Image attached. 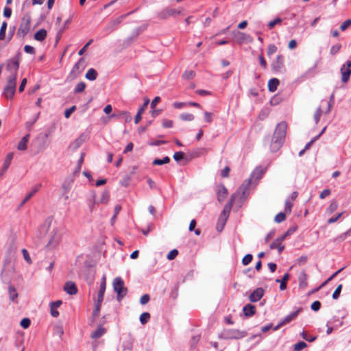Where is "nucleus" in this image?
<instances>
[{"label":"nucleus","instance_id":"nucleus-43","mask_svg":"<svg viewBox=\"0 0 351 351\" xmlns=\"http://www.w3.org/2000/svg\"><path fill=\"white\" fill-rule=\"evenodd\" d=\"M330 323L334 324L335 327H341L343 324L341 319L337 315L333 316Z\"/></svg>","mask_w":351,"mask_h":351},{"label":"nucleus","instance_id":"nucleus-27","mask_svg":"<svg viewBox=\"0 0 351 351\" xmlns=\"http://www.w3.org/2000/svg\"><path fill=\"white\" fill-rule=\"evenodd\" d=\"M280 81L277 78H271L268 82V90L269 92H275L277 90Z\"/></svg>","mask_w":351,"mask_h":351},{"label":"nucleus","instance_id":"nucleus-39","mask_svg":"<svg viewBox=\"0 0 351 351\" xmlns=\"http://www.w3.org/2000/svg\"><path fill=\"white\" fill-rule=\"evenodd\" d=\"M8 27V23L6 21H3L1 23L0 27V40H3L5 38V33Z\"/></svg>","mask_w":351,"mask_h":351},{"label":"nucleus","instance_id":"nucleus-19","mask_svg":"<svg viewBox=\"0 0 351 351\" xmlns=\"http://www.w3.org/2000/svg\"><path fill=\"white\" fill-rule=\"evenodd\" d=\"M63 289L67 294L71 295H75L77 293V287L75 282L72 281L66 282Z\"/></svg>","mask_w":351,"mask_h":351},{"label":"nucleus","instance_id":"nucleus-60","mask_svg":"<svg viewBox=\"0 0 351 351\" xmlns=\"http://www.w3.org/2000/svg\"><path fill=\"white\" fill-rule=\"evenodd\" d=\"M24 51L25 53L29 54L34 55L36 53L35 49L32 46L28 45H26L24 47Z\"/></svg>","mask_w":351,"mask_h":351},{"label":"nucleus","instance_id":"nucleus-20","mask_svg":"<svg viewBox=\"0 0 351 351\" xmlns=\"http://www.w3.org/2000/svg\"><path fill=\"white\" fill-rule=\"evenodd\" d=\"M307 279L308 275L304 271H302L298 276L300 289H304L308 286Z\"/></svg>","mask_w":351,"mask_h":351},{"label":"nucleus","instance_id":"nucleus-18","mask_svg":"<svg viewBox=\"0 0 351 351\" xmlns=\"http://www.w3.org/2000/svg\"><path fill=\"white\" fill-rule=\"evenodd\" d=\"M110 117L117 118L119 120L123 119L125 123H128L132 120V117L128 111H119L117 112H114L110 115Z\"/></svg>","mask_w":351,"mask_h":351},{"label":"nucleus","instance_id":"nucleus-4","mask_svg":"<svg viewBox=\"0 0 351 351\" xmlns=\"http://www.w3.org/2000/svg\"><path fill=\"white\" fill-rule=\"evenodd\" d=\"M31 21L32 18L30 14L25 13L21 19L20 26L16 33L18 38L23 39L28 34L30 29Z\"/></svg>","mask_w":351,"mask_h":351},{"label":"nucleus","instance_id":"nucleus-5","mask_svg":"<svg viewBox=\"0 0 351 351\" xmlns=\"http://www.w3.org/2000/svg\"><path fill=\"white\" fill-rule=\"evenodd\" d=\"M112 287L117 293V300L120 302L127 295L128 289L124 286V281L121 277H117L113 280Z\"/></svg>","mask_w":351,"mask_h":351},{"label":"nucleus","instance_id":"nucleus-61","mask_svg":"<svg viewBox=\"0 0 351 351\" xmlns=\"http://www.w3.org/2000/svg\"><path fill=\"white\" fill-rule=\"evenodd\" d=\"M150 297L149 294H144L140 299V303L142 305H145L149 302Z\"/></svg>","mask_w":351,"mask_h":351},{"label":"nucleus","instance_id":"nucleus-54","mask_svg":"<svg viewBox=\"0 0 351 351\" xmlns=\"http://www.w3.org/2000/svg\"><path fill=\"white\" fill-rule=\"evenodd\" d=\"M178 254V251L176 249H174L169 252L167 258L168 260L172 261L174 258H176V257L177 256Z\"/></svg>","mask_w":351,"mask_h":351},{"label":"nucleus","instance_id":"nucleus-35","mask_svg":"<svg viewBox=\"0 0 351 351\" xmlns=\"http://www.w3.org/2000/svg\"><path fill=\"white\" fill-rule=\"evenodd\" d=\"M97 75H98V73H97V71L93 68H90L86 72V73L85 75V77L90 81H93L97 79Z\"/></svg>","mask_w":351,"mask_h":351},{"label":"nucleus","instance_id":"nucleus-56","mask_svg":"<svg viewBox=\"0 0 351 351\" xmlns=\"http://www.w3.org/2000/svg\"><path fill=\"white\" fill-rule=\"evenodd\" d=\"M321 302L318 300H316V301H314L311 305V308L313 311H318L320 308H321Z\"/></svg>","mask_w":351,"mask_h":351},{"label":"nucleus","instance_id":"nucleus-50","mask_svg":"<svg viewBox=\"0 0 351 351\" xmlns=\"http://www.w3.org/2000/svg\"><path fill=\"white\" fill-rule=\"evenodd\" d=\"M253 259V256L251 254H246L242 259V264L243 265H249Z\"/></svg>","mask_w":351,"mask_h":351},{"label":"nucleus","instance_id":"nucleus-6","mask_svg":"<svg viewBox=\"0 0 351 351\" xmlns=\"http://www.w3.org/2000/svg\"><path fill=\"white\" fill-rule=\"evenodd\" d=\"M16 79L15 75H10L3 92L6 99H12L16 92Z\"/></svg>","mask_w":351,"mask_h":351},{"label":"nucleus","instance_id":"nucleus-23","mask_svg":"<svg viewBox=\"0 0 351 351\" xmlns=\"http://www.w3.org/2000/svg\"><path fill=\"white\" fill-rule=\"evenodd\" d=\"M14 154L12 152L8 153L6 156V158L4 160L3 167H2V172L0 173V176H3V173L8 170L9 168L11 161L13 158Z\"/></svg>","mask_w":351,"mask_h":351},{"label":"nucleus","instance_id":"nucleus-1","mask_svg":"<svg viewBox=\"0 0 351 351\" xmlns=\"http://www.w3.org/2000/svg\"><path fill=\"white\" fill-rule=\"evenodd\" d=\"M251 185V180H248V183L246 184H241L239 189L237 190L235 193H234L230 200L226 204L223 210H222L219 221H222V227L223 228V226L225 225V223L228 217V215L231 211V209L232 208L233 204L235 202V200L239 198L241 203L245 199V194L246 191L248 190L250 186Z\"/></svg>","mask_w":351,"mask_h":351},{"label":"nucleus","instance_id":"nucleus-58","mask_svg":"<svg viewBox=\"0 0 351 351\" xmlns=\"http://www.w3.org/2000/svg\"><path fill=\"white\" fill-rule=\"evenodd\" d=\"M341 45L340 44H337V45H333L331 49H330V53L331 55H335L336 53H337L339 50L341 49Z\"/></svg>","mask_w":351,"mask_h":351},{"label":"nucleus","instance_id":"nucleus-51","mask_svg":"<svg viewBox=\"0 0 351 351\" xmlns=\"http://www.w3.org/2000/svg\"><path fill=\"white\" fill-rule=\"evenodd\" d=\"M307 346L304 341H300L294 345V351H301Z\"/></svg>","mask_w":351,"mask_h":351},{"label":"nucleus","instance_id":"nucleus-63","mask_svg":"<svg viewBox=\"0 0 351 351\" xmlns=\"http://www.w3.org/2000/svg\"><path fill=\"white\" fill-rule=\"evenodd\" d=\"M298 229V226H291L290 227L287 231L284 234L285 235L286 237H289V235L293 234L294 232H296Z\"/></svg>","mask_w":351,"mask_h":351},{"label":"nucleus","instance_id":"nucleus-30","mask_svg":"<svg viewBox=\"0 0 351 351\" xmlns=\"http://www.w3.org/2000/svg\"><path fill=\"white\" fill-rule=\"evenodd\" d=\"M106 332V329L103 328L101 324H100L97 330L93 332L91 335V337L93 339H99L102 337Z\"/></svg>","mask_w":351,"mask_h":351},{"label":"nucleus","instance_id":"nucleus-25","mask_svg":"<svg viewBox=\"0 0 351 351\" xmlns=\"http://www.w3.org/2000/svg\"><path fill=\"white\" fill-rule=\"evenodd\" d=\"M103 300H104L98 299V298L95 300V302H94L95 307H94V309H93V313H92V315L93 317H96L99 316L100 311H101V307Z\"/></svg>","mask_w":351,"mask_h":351},{"label":"nucleus","instance_id":"nucleus-64","mask_svg":"<svg viewBox=\"0 0 351 351\" xmlns=\"http://www.w3.org/2000/svg\"><path fill=\"white\" fill-rule=\"evenodd\" d=\"M350 25H351V19H347L341 25L340 29L345 31Z\"/></svg>","mask_w":351,"mask_h":351},{"label":"nucleus","instance_id":"nucleus-16","mask_svg":"<svg viewBox=\"0 0 351 351\" xmlns=\"http://www.w3.org/2000/svg\"><path fill=\"white\" fill-rule=\"evenodd\" d=\"M264 293H265V291L263 288H261V287L256 288L250 295L249 300L251 302H256L263 297Z\"/></svg>","mask_w":351,"mask_h":351},{"label":"nucleus","instance_id":"nucleus-7","mask_svg":"<svg viewBox=\"0 0 351 351\" xmlns=\"http://www.w3.org/2000/svg\"><path fill=\"white\" fill-rule=\"evenodd\" d=\"M132 12H130L127 14H123L118 18L111 20L109 23L106 25L104 28L103 31L106 33V34H108L112 32L115 31L117 29V27L121 23L123 20L128 16Z\"/></svg>","mask_w":351,"mask_h":351},{"label":"nucleus","instance_id":"nucleus-2","mask_svg":"<svg viewBox=\"0 0 351 351\" xmlns=\"http://www.w3.org/2000/svg\"><path fill=\"white\" fill-rule=\"evenodd\" d=\"M287 124L285 121H282L276 125L271 145V152H277L282 145L285 142L287 134Z\"/></svg>","mask_w":351,"mask_h":351},{"label":"nucleus","instance_id":"nucleus-52","mask_svg":"<svg viewBox=\"0 0 351 351\" xmlns=\"http://www.w3.org/2000/svg\"><path fill=\"white\" fill-rule=\"evenodd\" d=\"M342 287L343 285L341 284L337 286V287L332 293V298L334 300H337L339 298Z\"/></svg>","mask_w":351,"mask_h":351},{"label":"nucleus","instance_id":"nucleus-53","mask_svg":"<svg viewBox=\"0 0 351 351\" xmlns=\"http://www.w3.org/2000/svg\"><path fill=\"white\" fill-rule=\"evenodd\" d=\"M277 51V47L274 44H270L267 47V56H271Z\"/></svg>","mask_w":351,"mask_h":351},{"label":"nucleus","instance_id":"nucleus-32","mask_svg":"<svg viewBox=\"0 0 351 351\" xmlns=\"http://www.w3.org/2000/svg\"><path fill=\"white\" fill-rule=\"evenodd\" d=\"M302 311V308H300L297 311H293L289 315H287L284 319L283 322L285 324L289 323L292 320L296 318V317L298 315L299 313Z\"/></svg>","mask_w":351,"mask_h":351},{"label":"nucleus","instance_id":"nucleus-55","mask_svg":"<svg viewBox=\"0 0 351 351\" xmlns=\"http://www.w3.org/2000/svg\"><path fill=\"white\" fill-rule=\"evenodd\" d=\"M282 22V19L279 17H277L275 19H274L273 21H271L269 23H268V27L269 29H272L274 27V26L277 24H279Z\"/></svg>","mask_w":351,"mask_h":351},{"label":"nucleus","instance_id":"nucleus-59","mask_svg":"<svg viewBox=\"0 0 351 351\" xmlns=\"http://www.w3.org/2000/svg\"><path fill=\"white\" fill-rule=\"evenodd\" d=\"M322 110L321 108L319 107L316 110L315 114H314V119H315L316 123H317L319 122L320 117L322 116Z\"/></svg>","mask_w":351,"mask_h":351},{"label":"nucleus","instance_id":"nucleus-49","mask_svg":"<svg viewBox=\"0 0 351 351\" xmlns=\"http://www.w3.org/2000/svg\"><path fill=\"white\" fill-rule=\"evenodd\" d=\"M286 219V215L283 212H280L278 213L274 219L275 222L279 223L285 221Z\"/></svg>","mask_w":351,"mask_h":351},{"label":"nucleus","instance_id":"nucleus-9","mask_svg":"<svg viewBox=\"0 0 351 351\" xmlns=\"http://www.w3.org/2000/svg\"><path fill=\"white\" fill-rule=\"evenodd\" d=\"M20 56L21 52H18L14 57L7 61L6 64L7 70L12 72L11 75H15L16 78H17V73L19 68Z\"/></svg>","mask_w":351,"mask_h":351},{"label":"nucleus","instance_id":"nucleus-40","mask_svg":"<svg viewBox=\"0 0 351 351\" xmlns=\"http://www.w3.org/2000/svg\"><path fill=\"white\" fill-rule=\"evenodd\" d=\"M86 87V85L85 82H80L76 85V86L74 88L73 92L75 94L82 93L85 90Z\"/></svg>","mask_w":351,"mask_h":351},{"label":"nucleus","instance_id":"nucleus-37","mask_svg":"<svg viewBox=\"0 0 351 351\" xmlns=\"http://www.w3.org/2000/svg\"><path fill=\"white\" fill-rule=\"evenodd\" d=\"M173 159L177 162H179L182 160H186V162H188V159L185 157V154L183 152H177L173 154Z\"/></svg>","mask_w":351,"mask_h":351},{"label":"nucleus","instance_id":"nucleus-26","mask_svg":"<svg viewBox=\"0 0 351 351\" xmlns=\"http://www.w3.org/2000/svg\"><path fill=\"white\" fill-rule=\"evenodd\" d=\"M30 137V134H27L25 136H24L21 141H19L17 149L20 151H24L27 149V143L29 141V138Z\"/></svg>","mask_w":351,"mask_h":351},{"label":"nucleus","instance_id":"nucleus-21","mask_svg":"<svg viewBox=\"0 0 351 351\" xmlns=\"http://www.w3.org/2000/svg\"><path fill=\"white\" fill-rule=\"evenodd\" d=\"M106 288V277L104 275L100 283L99 290L97 293V298L104 300V293Z\"/></svg>","mask_w":351,"mask_h":351},{"label":"nucleus","instance_id":"nucleus-45","mask_svg":"<svg viewBox=\"0 0 351 351\" xmlns=\"http://www.w3.org/2000/svg\"><path fill=\"white\" fill-rule=\"evenodd\" d=\"M131 180V176L130 175H126L120 180V184L123 186L127 187L129 186Z\"/></svg>","mask_w":351,"mask_h":351},{"label":"nucleus","instance_id":"nucleus-17","mask_svg":"<svg viewBox=\"0 0 351 351\" xmlns=\"http://www.w3.org/2000/svg\"><path fill=\"white\" fill-rule=\"evenodd\" d=\"M265 171L261 167H256L251 173L250 177L247 179L243 184H246L248 183V180H251V183L252 182L253 179L255 180H259L263 175L264 174Z\"/></svg>","mask_w":351,"mask_h":351},{"label":"nucleus","instance_id":"nucleus-31","mask_svg":"<svg viewBox=\"0 0 351 351\" xmlns=\"http://www.w3.org/2000/svg\"><path fill=\"white\" fill-rule=\"evenodd\" d=\"M8 295L10 300L12 302H15V300L18 298L16 289L12 284L8 286Z\"/></svg>","mask_w":351,"mask_h":351},{"label":"nucleus","instance_id":"nucleus-36","mask_svg":"<svg viewBox=\"0 0 351 351\" xmlns=\"http://www.w3.org/2000/svg\"><path fill=\"white\" fill-rule=\"evenodd\" d=\"M285 234L277 237L269 245L270 249L274 250L277 247V245H282V242L286 239Z\"/></svg>","mask_w":351,"mask_h":351},{"label":"nucleus","instance_id":"nucleus-62","mask_svg":"<svg viewBox=\"0 0 351 351\" xmlns=\"http://www.w3.org/2000/svg\"><path fill=\"white\" fill-rule=\"evenodd\" d=\"M76 110V106H73L71 108L66 109L64 112L65 118L68 119L70 117L71 114Z\"/></svg>","mask_w":351,"mask_h":351},{"label":"nucleus","instance_id":"nucleus-42","mask_svg":"<svg viewBox=\"0 0 351 351\" xmlns=\"http://www.w3.org/2000/svg\"><path fill=\"white\" fill-rule=\"evenodd\" d=\"M142 32V29L141 27H138L136 29H135L132 33V35L130 37H129L128 38V40L130 42H132L134 41L138 36V35Z\"/></svg>","mask_w":351,"mask_h":351},{"label":"nucleus","instance_id":"nucleus-10","mask_svg":"<svg viewBox=\"0 0 351 351\" xmlns=\"http://www.w3.org/2000/svg\"><path fill=\"white\" fill-rule=\"evenodd\" d=\"M284 62V56L281 54L278 55L276 60H274L271 64L273 71L275 73H284L286 71V67Z\"/></svg>","mask_w":351,"mask_h":351},{"label":"nucleus","instance_id":"nucleus-11","mask_svg":"<svg viewBox=\"0 0 351 351\" xmlns=\"http://www.w3.org/2000/svg\"><path fill=\"white\" fill-rule=\"evenodd\" d=\"M52 222V217H48L43 223V224L40 226L38 230V237L41 243L43 239L46 237L47 232H49V228L51 226Z\"/></svg>","mask_w":351,"mask_h":351},{"label":"nucleus","instance_id":"nucleus-15","mask_svg":"<svg viewBox=\"0 0 351 351\" xmlns=\"http://www.w3.org/2000/svg\"><path fill=\"white\" fill-rule=\"evenodd\" d=\"M216 193L219 202H222L227 197L228 192L223 184L220 183L217 186Z\"/></svg>","mask_w":351,"mask_h":351},{"label":"nucleus","instance_id":"nucleus-22","mask_svg":"<svg viewBox=\"0 0 351 351\" xmlns=\"http://www.w3.org/2000/svg\"><path fill=\"white\" fill-rule=\"evenodd\" d=\"M243 312L245 317L253 316L256 313V307L253 304H247L243 306Z\"/></svg>","mask_w":351,"mask_h":351},{"label":"nucleus","instance_id":"nucleus-14","mask_svg":"<svg viewBox=\"0 0 351 351\" xmlns=\"http://www.w3.org/2000/svg\"><path fill=\"white\" fill-rule=\"evenodd\" d=\"M60 240V236L58 234L56 228L53 229L51 232L49 240L46 246L49 248H53L58 245Z\"/></svg>","mask_w":351,"mask_h":351},{"label":"nucleus","instance_id":"nucleus-41","mask_svg":"<svg viewBox=\"0 0 351 351\" xmlns=\"http://www.w3.org/2000/svg\"><path fill=\"white\" fill-rule=\"evenodd\" d=\"M150 317L151 316H150L149 313H147V312L143 313L140 315V317H139L140 322L143 325H145V324H147L149 322V319H150Z\"/></svg>","mask_w":351,"mask_h":351},{"label":"nucleus","instance_id":"nucleus-38","mask_svg":"<svg viewBox=\"0 0 351 351\" xmlns=\"http://www.w3.org/2000/svg\"><path fill=\"white\" fill-rule=\"evenodd\" d=\"M84 154L82 153L81 154L80 158L77 161V167H75V169L74 170V171L73 173V176H75L76 175L79 174V173L80 172L82 165L84 162Z\"/></svg>","mask_w":351,"mask_h":351},{"label":"nucleus","instance_id":"nucleus-13","mask_svg":"<svg viewBox=\"0 0 351 351\" xmlns=\"http://www.w3.org/2000/svg\"><path fill=\"white\" fill-rule=\"evenodd\" d=\"M341 81L343 83L348 82L351 75V60H348L346 64L341 68Z\"/></svg>","mask_w":351,"mask_h":351},{"label":"nucleus","instance_id":"nucleus-29","mask_svg":"<svg viewBox=\"0 0 351 351\" xmlns=\"http://www.w3.org/2000/svg\"><path fill=\"white\" fill-rule=\"evenodd\" d=\"M84 62H85V60L84 58H80L79 60L75 64V65L72 69V72H74L76 71H78L79 73H81L85 68Z\"/></svg>","mask_w":351,"mask_h":351},{"label":"nucleus","instance_id":"nucleus-33","mask_svg":"<svg viewBox=\"0 0 351 351\" xmlns=\"http://www.w3.org/2000/svg\"><path fill=\"white\" fill-rule=\"evenodd\" d=\"M95 271L93 270H88L85 274V280L88 285H93L95 280Z\"/></svg>","mask_w":351,"mask_h":351},{"label":"nucleus","instance_id":"nucleus-8","mask_svg":"<svg viewBox=\"0 0 351 351\" xmlns=\"http://www.w3.org/2000/svg\"><path fill=\"white\" fill-rule=\"evenodd\" d=\"M14 267L10 263H5L1 273V278L4 284L10 285L12 275L14 273Z\"/></svg>","mask_w":351,"mask_h":351},{"label":"nucleus","instance_id":"nucleus-47","mask_svg":"<svg viewBox=\"0 0 351 351\" xmlns=\"http://www.w3.org/2000/svg\"><path fill=\"white\" fill-rule=\"evenodd\" d=\"M30 324H31V320L27 317H25V318L22 319L20 322V326L24 329L28 328L29 327Z\"/></svg>","mask_w":351,"mask_h":351},{"label":"nucleus","instance_id":"nucleus-44","mask_svg":"<svg viewBox=\"0 0 351 351\" xmlns=\"http://www.w3.org/2000/svg\"><path fill=\"white\" fill-rule=\"evenodd\" d=\"M338 208V204L336 200H333L331 202L330 204L329 205L328 208H327V212L329 213H334Z\"/></svg>","mask_w":351,"mask_h":351},{"label":"nucleus","instance_id":"nucleus-28","mask_svg":"<svg viewBox=\"0 0 351 351\" xmlns=\"http://www.w3.org/2000/svg\"><path fill=\"white\" fill-rule=\"evenodd\" d=\"M47 35V30L45 29H40L34 34V38L37 41L41 42L46 38Z\"/></svg>","mask_w":351,"mask_h":351},{"label":"nucleus","instance_id":"nucleus-24","mask_svg":"<svg viewBox=\"0 0 351 351\" xmlns=\"http://www.w3.org/2000/svg\"><path fill=\"white\" fill-rule=\"evenodd\" d=\"M289 278H290L289 274L285 273L283 275L282 279L277 278L276 280V282L280 283V287H279L280 290L284 291L287 289V281L289 280Z\"/></svg>","mask_w":351,"mask_h":351},{"label":"nucleus","instance_id":"nucleus-57","mask_svg":"<svg viewBox=\"0 0 351 351\" xmlns=\"http://www.w3.org/2000/svg\"><path fill=\"white\" fill-rule=\"evenodd\" d=\"M109 200V194L108 192L105 191L101 194V197L100 199V202L103 204H107Z\"/></svg>","mask_w":351,"mask_h":351},{"label":"nucleus","instance_id":"nucleus-12","mask_svg":"<svg viewBox=\"0 0 351 351\" xmlns=\"http://www.w3.org/2000/svg\"><path fill=\"white\" fill-rule=\"evenodd\" d=\"M180 10H178L171 8H166L158 12V18L160 19H166L169 16H175L176 14H180Z\"/></svg>","mask_w":351,"mask_h":351},{"label":"nucleus","instance_id":"nucleus-34","mask_svg":"<svg viewBox=\"0 0 351 351\" xmlns=\"http://www.w3.org/2000/svg\"><path fill=\"white\" fill-rule=\"evenodd\" d=\"M73 182H74V178L73 177H69V178H66V180H64L63 185H62V189H63L64 193H69Z\"/></svg>","mask_w":351,"mask_h":351},{"label":"nucleus","instance_id":"nucleus-3","mask_svg":"<svg viewBox=\"0 0 351 351\" xmlns=\"http://www.w3.org/2000/svg\"><path fill=\"white\" fill-rule=\"evenodd\" d=\"M247 332L245 330L239 329L228 328L224 329L219 335V338L224 340L240 339L245 337Z\"/></svg>","mask_w":351,"mask_h":351},{"label":"nucleus","instance_id":"nucleus-46","mask_svg":"<svg viewBox=\"0 0 351 351\" xmlns=\"http://www.w3.org/2000/svg\"><path fill=\"white\" fill-rule=\"evenodd\" d=\"M180 118L182 121H193L194 119V115L190 113H182L180 115Z\"/></svg>","mask_w":351,"mask_h":351},{"label":"nucleus","instance_id":"nucleus-48","mask_svg":"<svg viewBox=\"0 0 351 351\" xmlns=\"http://www.w3.org/2000/svg\"><path fill=\"white\" fill-rule=\"evenodd\" d=\"M73 15H74V14H72L69 16V18L67 20H66V21H64V25H63L62 28H61V29L59 30V32H58V34H61L64 32V30L66 28H67V27H68L69 25L71 23V21H72V19H73Z\"/></svg>","mask_w":351,"mask_h":351}]
</instances>
